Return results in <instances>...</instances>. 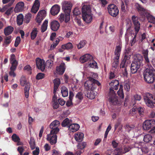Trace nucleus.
I'll return each instance as SVG.
<instances>
[{"instance_id":"52","label":"nucleus","mask_w":155,"mask_h":155,"mask_svg":"<svg viewBox=\"0 0 155 155\" xmlns=\"http://www.w3.org/2000/svg\"><path fill=\"white\" fill-rule=\"evenodd\" d=\"M52 107L54 109H57L59 107V104L58 101H52Z\"/></svg>"},{"instance_id":"31","label":"nucleus","mask_w":155,"mask_h":155,"mask_svg":"<svg viewBox=\"0 0 155 155\" xmlns=\"http://www.w3.org/2000/svg\"><path fill=\"white\" fill-rule=\"evenodd\" d=\"M138 144L137 143H136L134 145V147H137L138 148V152H140V151H141L143 153H148L149 151V149L147 147L144 146L142 147L139 148V147H137V145Z\"/></svg>"},{"instance_id":"29","label":"nucleus","mask_w":155,"mask_h":155,"mask_svg":"<svg viewBox=\"0 0 155 155\" xmlns=\"http://www.w3.org/2000/svg\"><path fill=\"white\" fill-rule=\"evenodd\" d=\"M72 122L71 120H70L68 118H66L63 120L61 123V125L63 127H66L68 126L71 124Z\"/></svg>"},{"instance_id":"51","label":"nucleus","mask_w":155,"mask_h":155,"mask_svg":"<svg viewBox=\"0 0 155 155\" xmlns=\"http://www.w3.org/2000/svg\"><path fill=\"white\" fill-rule=\"evenodd\" d=\"M126 61H125L122 60L120 64V68L124 69L127 68V64L126 63Z\"/></svg>"},{"instance_id":"23","label":"nucleus","mask_w":155,"mask_h":155,"mask_svg":"<svg viewBox=\"0 0 155 155\" xmlns=\"http://www.w3.org/2000/svg\"><path fill=\"white\" fill-rule=\"evenodd\" d=\"M80 126L77 124H71L68 126L69 130L72 132H75L77 131L79 129Z\"/></svg>"},{"instance_id":"8","label":"nucleus","mask_w":155,"mask_h":155,"mask_svg":"<svg viewBox=\"0 0 155 155\" xmlns=\"http://www.w3.org/2000/svg\"><path fill=\"white\" fill-rule=\"evenodd\" d=\"M143 99L147 105L150 107L153 108L155 104V96L152 94L147 93L143 96Z\"/></svg>"},{"instance_id":"28","label":"nucleus","mask_w":155,"mask_h":155,"mask_svg":"<svg viewBox=\"0 0 155 155\" xmlns=\"http://www.w3.org/2000/svg\"><path fill=\"white\" fill-rule=\"evenodd\" d=\"M149 51L148 49H143L142 51V53L144 57L145 61L147 63H149L150 62L148 55V54Z\"/></svg>"},{"instance_id":"61","label":"nucleus","mask_w":155,"mask_h":155,"mask_svg":"<svg viewBox=\"0 0 155 155\" xmlns=\"http://www.w3.org/2000/svg\"><path fill=\"white\" fill-rule=\"evenodd\" d=\"M24 69L25 70L29 71L30 74H31V68L30 66L27 65L24 67Z\"/></svg>"},{"instance_id":"62","label":"nucleus","mask_w":155,"mask_h":155,"mask_svg":"<svg viewBox=\"0 0 155 155\" xmlns=\"http://www.w3.org/2000/svg\"><path fill=\"white\" fill-rule=\"evenodd\" d=\"M58 101L59 104L61 106L64 105L65 103V101H64L63 99L60 98L58 100Z\"/></svg>"},{"instance_id":"64","label":"nucleus","mask_w":155,"mask_h":155,"mask_svg":"<svg viewBox=\"0 0 155 155\" xmlns=\"http://www.w3.org/2000/svg\"><path fill=\"white\" fill-rule=\"evenodd\" d=\"M137 112H138L140 115H143V108L141 107H138L137 108Z\"/></svg>"},{"instance_id":"1","label":"nucleus","mask_w":155,"mask_h":155,"mask_svg":"<svg viewBox=\"0 0 155 155\" xmlns=\"http://www.w3.org/2000/svg\"><path fill=\"white\" fill-rule=\"evenodd\" d=\"M119 84V81L117 80H113L109 83L110 88L109 93V100L110 102L113 105H115L120 104L118 97L117 96L115 92L114 91V89L116 90H117Z\"/></svg>"},{"instance_id":"16","label":"nucleus","mask_w":155,"mask_h":155,"mask_svg":"<svg viewBox=\"0 0 155 155\" xmlns=\"http://www.w3.org/2000/svg\"><path fill=\"white\" fill-rule=\"evenodd\" d=\"M54 133H51L47 135V140L48 141L51 145L55 144L57 143V136L56 134Z\"/></svg>"},{"instance_id":"24","label":"nucleus","mask_w":155,"mask_h":155,"mask_svg":"<svg viewBox=\"0 0 155 155\" xmlns=\"http://www.w3.org/2000/svg\"><path fill=\"white\" fill-rule=\"evenodd\" d=\"M24 3L23 2L18 3L16 5L15 10L18 12L22 11L24 9Z\"/></svg>"},{"instance_id":"54","label":"nucleus","mask_w":155,"mask_h":155,"mask_svg":"<svg viewBox=\"0 0 155 155\" xmlns=\"http://www.w3.org/2000/svg\"><path fill=\"white\" fill-rule=\"evenodd\" d=\"M24 150V147L19 146L18 147L17 150L19 152L20 155H22L23 153Z\"/></svg>"},{"instance_id":"37","label":"nucleus","mask_w":155,"mask_h":155,"mask_svg":"<svg viewBox=\"0 0 155 155\" xmlns=\"http://www.w3.org/2000/svg\"><path fill=\"white\" fill-rule=\"evenodd\" d=\"M61 48L64 49H71L73 48V45L71 43L69 42L66 44L62 45Z\"/></svg>"},{"instance_id":"56","label":"nucleus","mask_w":155,"mask_h":155,"mask_svg":"<svg viewBox=\"0 0 155 155\" xmlns=\"http://www.w3.org/2000/svg\"><path fill=\"white\" fill-rule=\"evenodd\" d=\"M53 61H54L51 59H49L46 61V64L49 68L51 67L52 66Z\"/></svg>"},{"instance_id":"47","label":"nucleus","mask_w":155,"mask_h":155,"mask_svg":"<svg viewBox=\"0 0 155 155\" xmlns=\"http://www.w3.org/2000/svg\"><path fill=\"white\" fill-rule=\"evenodd\" d=\"M150 41H151L150 48L154 51L155 50V39H153L150 40Z\"/></svg>"},{"instance_id":"19","label":"nucleus","mask_w":155,"mask_h":155,"mask_svg":"<svg viewBox=\"0 0 155 155\" xmlns=\"http://www.w3.org/2000/svg\"><path fill=\"white\" fill-rule=\"evenodd\" d=\"M39 6V0H35L31 9V12L35 14L38 11Z\"/></svg>"},{"instance_id":"7","label":"nucleus","mask_w":155,"mask_h":155,"mask_svg":"<svg viewBox=\"0 0 155 155\" xmlns=\"http://www.w3.org/2000/svg\"><path fill=\"white\" fill-rule=\"evenodd\" d=\"M72 7V4L69 1H64L63 2L62 9L65 14L66 23L70 20V13Z\"/></svg>"},{"instance_id":"33","label":"nucleus","mask_w":155,"mask_h":155,"mask_svg":"<svg viewBox=\"0 0 155 155\" xmlns=\"http://www.w3.org/2000/svg\"><path fill=\"white\" fill-rule=\"evenodd\" d=\"M12 36L11 35L6 36L4 38L5 41L4 42V45H6V46L9 45L12 41Z\"/></svg>"},{"instance_id":"20","label":"nucleus","mask_w":155,"mask_h":155,"mask_svg":"<svg viewBox=\"0 0 155 155\" xmlns=\"http://www.w3.org/2000/svg\"><path fill=\"white\" fill-rule=\"evenodd\" d=\"M51 28L54 31H57L60 26L59 23L57 21L53 20L50 23Z\"/></svg>"},{"instance_id":"35","label":"nucleus","mask_w":155,"mask_h":155,"mask_svg":"<svg viewBox=\"0 0 155 155\" xmlns=\"http://www.w3.org/2000/svg\"><path fill=\"white\" fill-rule=\"evenodd\" d=\"M88 64L90 67L93 68H96L97 67V62L94 61L93 58L92 60L88 62Z\"/></svg>"},{"instance_id":"63","label":"nucleus","mask_w":155,"mask_h":155,"mask_svg":"<svg viewBox=\"0 0 155 155\" xmlns=\"http://www.w3.org/2000/svg\"><path fill=\"white\" fill-rule=\"evenodd\" d=\"M39 153V149L38 147H37L35 150L32 152L33 155H38Z\"/></svg>"},{"instance_id":"45","label":"nucleus","mask_w":155,"mask_h":155,"mask_svg":"<svg viewBox=\"0 0 155 155\" xmlns=\"http://www.w3.org/2000/svg\"><path fill=\"white\" fill-rule=\"evenodd\" d=\"M86 42V41L85 40L81 41L77 45L78 49H80L83 47L85 45Z\"/></svg>"},{"instance_id":"26","label":"nucleus","mask_w":155,"mask_h":155,"mask_svg":"<svg viewBox=\"0 0 155 155\" xmlns=\"http://www.w3.org/2000/svg\"><path fill=\"white\" fill-rule=\"evenodd\" d=\"M14 30V28L11 26H8L4 30V33L5 36H8L12 33Z\"/></svg>"},{"instance_id":"10","label":"nucleus","mask_w":155,"mask_h":155,"mask_svg":"<svg viewBox=\"0 0 155 155\" xmlns=\"http://www.w3.org/2000/svg\"><path fill=\"white\" fill-rule=\"evenodd\" d=\"M20 84L22 86L25 85L24 88V92L25 96L26 98H28L29 97V91L30 88V84L28 82L25 76H22L20 80Z\"/></svg>"},{"instance_id":"34","label":"nucleus","mask_w":155,"mask_h":155,"mask_svg":"<svg viewBox=\"0 0 155 155\" xmlns=\"http://www.w3.org/2000/svg\"><path fill=\"white\" fill-rule=\"evenodd\" d=\"M123 85L120 84L119 90L117 91V93L118 96L121 98L123 99L124 97V94L123 92Z\"/></svg>"},{"instance_id":"12","label":"nucleus","mask_w":155,"mask_h":155,"mask_svg":"<svg viewBox=\"0 0 155 155\" xmlns=\"http://www.w3.org/2000/svg\"><path fill=\"white\" fill-rule=\"evenodd\" d=\"M107 9L109 14L113 17H116L119 13L118 9L114 4H110L108 5Z\"/></svg>"},{"instance_id":"32","label":"nucleus","mask_w":155,"mask_h":155,"mask_svg":"<svg viewBox=\"0 0 155 155\" xmlns=\"http://www.w3.org/2000/svg\"><path fill=\"white\" fill-rule=\"evenodd\" d=\"M61 89L62 96L64 97H67L68 95V90L67 88L65 86H63Z\"/></svg>"},{"instance_id":"30","label":"nucleus","mask_w":155,"mask_h":155,"mask_svg":"<svg viewBox=\"0 0 155 155\" xmlns=\"http://www.w3.org/2000/svg\"><path fill=\"white\" fill-rule=\"evenodd\" d=\"M24 21V16L22 14H20L17 17V23L18 25H21Z\"/></svg>"},{"instance_id":"43","label":"nucleus","mask_w":155,"mask_h":155,"mask_svg":"<svg viewBox=\"0 0 155 155\" xmlns=\"http://www.w3.org/2000/svg\"><path fill=\"white\" fill-rule=\"evenodd\" d=\"M31 18V15L30 13L27 14L25 17L24 21L26 23H28Z\"/></svg>"},{"instance_id":"49","label":"nucleus","mask_w":155,"mask_h":155,"mask_svg":"<svg viewBox=\"0 0 155 155\" xmlns=\"http://www.w3.org/2000/svg\"><path fill=\"white\" fill-rule=\"evenodd\" d=\"M45 74L42 73H39L37 74L36 79L37 80L41 79L45 77Z\"/></svg>"},{"instance_id":"39","label":"nucleus","mask_w":155,"mask_h":155,"mask_svg":"<svg viewBox=\"0 0 155 155\" xmlns=\"http://www.w3.org/2000/svg\"><path fill=\"white\" fill-rule=\"evenodd\" d=\"M96 94L93 91H91L87 94L86 96L89 99H92L94 98L95 97Z\"/></svg>"},{"instance_id":"9","label":"nucleus","mask_w":155,"mask_h":155,"mask_svg":"<svg viewBox=\"0 0 155 155\" xmlns=\"http://www.w3.org/2000/svg\"><path fill=\"white\" fill-rule=\"evenodd\" d=\"M143 128L145 130H148L151 128H153L150 131L152 134H154L155 135V120L153 119L148 120H145L143 123Z\"/></svg>"},{"instance_id":"15","label":"nucleus","mask_w":155,"mask_h":155,"mask_svg":"<svg viewBox=\"0 0 155 155\" xmlns=\"http://www.w3.org/2000/svg\"><path fill=\"white\" fill-rule=\"evenodd\" d=\"M36 63L37 68L38 69H40L41 71H43L45 68V61L43 59L38 58L36 59Z\"/></svg>"},{"instance_id":"57","label":"nucleus","mask_w":155,"mask_h":155,"mask_svg":"<svg viewBox=\"0 0 155 155\" xmlns=\"http://www.w3.org/2000/svg\"><path fill=\"white\" fill-rule=\"evenodd\" d=\"M131 149L130 147L129 146H126L124 147V150H123L122 152L123 153H125L129 152Z\"/></svg>"},{"instance_id":"22","label":"nucleus","mask_w":155,"mask_h":155,"mask_svg":"<svg viewBox=\"0 0 155 155\" xmlns=\"http://www.w3.org/2000/svg\"><path fill=\"white\" fill-rule=\"evenodd\" d=\"M60 8L59 6L56 4L53 6L50 11L51 14L53 15H57L59 12Z\"/></svg>"},{"instance_id":"18","label":"nucleus","mask_w":155,"mask_h":155,"mask_svg":"<svg viewBox=\"0 0 155 155\" xmlns=\"http://www.w3.org/2000/svg\"><path fill=\"white\" fill-rule=\"evenodd\" d=\"M93 57L89 54H85L82 56L80 59L81 63H84L86 61L89 62L90 61L92 60Z\"/></svg>"},{"instance_id":"21","label":"nucleus","mask_w":155,"mask_h":155,"mask_svg":"<svg viewBox=\"0 0 155 155\" xmlns=\"http://www.w3.org/2000/svg\"><path fill=\"white\" fill-rule=\"evenodd\" d=\"M65 64L64 63H61L59 66H57L56 68L57 73L59 74H62L64 72L65 70Z\"/></svg>"},{"instance_id":"17","label":"nucleus","mask_w":155,"mask_h":155,"mask_svg":"<svg viewBox=\"0 0 155 155\" xmlns=\"http://www.w3.org/2000/svg\"><path fill=\"white\" fill-rule=\"evenodd\" d=\"M46 12L44 10L39 11L37 15L36 18V21L39 24L41 23L42 20L45 17Z\"/></svg>"},{"instance_id":"58","label":"nucleus","mask_w":155,"mask_h":155,"mask_svg":"<svg viewBox=\"0 0 155 155\" xmlns=\"http://www.w3.org/2000/svg\"><path fill=\"white\" fill-rule=\"evenodd\" d=\"M75 98L78 99L79 100H81L83 98L82 94L81 92H78L76 95Z\"/></svg>"},{"instance_id":"46","label":"nucleus","mask_w":155,"mask_h":155,"mask_svg":"<svg viewBox=\"0 0 155 155\" xmlns=\"http://www.w3.org/2000/svg\"><path fill=\"white\" fill-rule=\"evenodd\" d=\"M12 140L15 142L18 141V140H20V139L19 137L15 134H13L12 136Z\"/></svg>"},{"instance_id":"41","label":"nucleus","mask_w":155,"mask_h":155,"mask_svg":"<svg viewBox=\"0 0 155 155\" xmlns=\"http://www.w3.org/2000/svg\"><path fill=\"white\" fill-rule=\"evenodd\" d=\"M29 144L30 145L31 150L34 149L35 148V142L34 138L31 137L29 142Z\"/></svg>"},{"instance_id":"4","label":"nucleus","mask_w":155,"mask_h":155,"mask_svg":"<svg viewBox=\"0 0 155 155\" xmlns=\"http://www.w3.org/2000/svg\"><path fill=\"white\" fill-rule=\"evenodd\" d=\"M82 15L84 21L87 23L91 22L92 19L91 15L90 7L87 5H84L82 8Z\"/></svg>"},{"instance_id":"25","label":"nucleus","mask_w":155,"mask_h":155,"mask_svg":"<svg viewBox=\"0 0 155 155\" xmlns=\"http://www.w3.org/2000/svg\"><path fill=\"white\" fill-rule=\"evenodd\" d=\"M53 82L54 83L53 93L55 94L56 93L58 87L60 84V80L59 78H56L54 79Z\"/></svg>"},{"instance_id":"38","label":"nucleus","mask_w":155,"mask_h":155,"mask_svg":"<svg viewBox=\"0 0 155 155\" xmlns=\"http://www.w3.org/2000/svg\"><path fill=\"white\" fill-rule=\"evenodd\" d=\"M12 66L10 68V70H15L18 65V62L17 60H14L13 62H10Z\"/></svg>"},{"instance_id":"60","label":"nucleus","mask_w":155,"mask_h":155,"mask_svg":"<svg viewBox=\"0 0 155 155\" xmlns=\"http://www.w3.org/2000/svg\"><path fill=\"white\" fill-rule=\"evenodd\" d=\"M121 7L122 12L125 13L126 12V8L123 1L122 2Z\"/></svg>"},{"instance_id":"40","label":"nucleus","mask_w":155,"mask_h":155,"mask_svg":"<svg viewBox=\"0 0 155 155\" xmlns=\"http://www.w3.org/2000/svg\"><path fill=\"white\" fill-rule=\"evenodd\" d=\"M37 33L38 31L37 28H34L31 34V38L32 39H34L36 38Z\"/></svg>"},{"instance_id":"5","label":"nucleus","mask_w":155,"mask_h":155,"mask_svg":"<svg viewBox=\"0 0 155 155\" xmlns=\"http://www.w3.org/2000/svg\"><path fill=\"white\" fill-rule=\"evenodd\" d=\"M155 71L147 69L144 72L143 76L145 81L147 83H153L155 80Z\"/></svg>"},{"instance_id":"3","label":"nucleus","mask_w":155,"mask_h":155,"mask_svg":"<svg viewBox=\"0 0 155 155\" xmlns=\"http://www.w3.org/2000/svg\"><path fill=\"white\" fill-rule=\"evenodd\" d=\"M143 56L140 54H137L134 59L132 61L130 66V72L132 74L137 72L141 66L143 65Z\"/></svg>"},{"instance_id":"55","label":"nucleus","mask_w":155,"mask_h":155,"mask_svg":"<svg viewBox=\"0 0 155 155\" xmlns=\"http://www.w3.org/2000/svg\"><path fill=\"white\" fill-rule=\"evenodd\" d=\"M59 19L61 22H63L64 20V21H65V14L64 15L63 13L59 15Z\"/></svg>"},{"instance_id":"13","label":"nucleus","mask_w":155,"mask_h":155,"mask_svg":"<svg viewBox=\"0 0 155 155\" xmlns=\"http://www.w3.org/2000/svg\"><path fill=\"white\" fill-rule=\"evenodd\" d=\"M132 20L135 31L136 34L138 33L140 28V24L139 21L140 20L139 17L135 15H133L132 17Z\"/></svg>"},{"instance_id":"14","label":"nucleus","mask_w":155,"mask_h":155,"mask_svg":"<svg viewBox=\"0 0 155 155\" xmlns=\"http://www.w3.org/2000/svg\"><path fill=\"white\" fill-rule=\"evenodd\" d=\"M59 121L57 120H55L53 121L50 125V128L51 129V133L57 134L59 129L58 127L60 125Z\"/></svg>"},{"instance_id":"27","label":"nucleus","mask_w":155,"mask_h":155,"mask_svg":"<svg viewBox=\"0 0 155 155\" xmlns=\"http://www.w3.org/2000/svg\"><path fill=\"white\" fill-rule=\"evenodd\" d=\"M84 135L81 133H78L76 134L74 136V138L75 140L78 142H81L84 138Z\"/></svg>"},{"instance_id":"2","label":"nucleus","mask_w":155,"mask_h":155,"mask_svg":"<svg viewBox=\"0 0 155 155\" xmlns=\"http://www.w3.org/2000/svg\"><path fill=\"white\" fill-rule=\"evenodd\" d=\"M136 8L141 16L143 19L147 18L148 22L155 24V18L149 13L143 7L138 3L135 5Z\"/></svg>"},{"instance_id":"6","label":"nucleus","mask_w":155,"mask_h":155,"mask_svg":"<svg viewBox=\"0 0 155 155\" xmlns=\"http://www.w3.org/2000/svg\"><path fill=\"white\" fill-rule=\"evenodd\" d=\"M101 84L98 81L89 77V80L85 82L84 86L86 90L93 91L96 88L97 86H99Z\"/></svg>"},{"instance_id":"36","label":"nucleus","mask_w":155,"mask_h":155,"mask_svg":"<svg viewBox=\"0 0 155 155\" xmlns=\"http://www.w3.org/2000/svg\"><path fill=\"white\" fill-rule=\"evenodd\" d=\"M48 22V21L45 20L43 23L41 28V31L42 32H44L47 30Z\"/></svg>"},{"instance_id":"48","label":"nucleus","mask_w":155,"mask_h":155,"mask_svg":"<svg viewBox=\"0 0 155 155\" xmlns=\"http://www.w3.org/2000/svg\"><path fill=\"white\" fill-rule=\"evenodd\" d=\"M134 126L133 125H130L129 124H127L125 126V129L128 132H129L132 129H134Z\"/></svg>"},{"instance_id":"59","label":"nucleus","mask_w":155,"mask_h":155,"mask_svg":"<svg viewBox=\"0 0 155 155\" xmlns=\"http://www.w3.org/2000/svg\"><path fill=\"white\" fill-rule=\"evenodd\" d=\"M73 14L75 15H78L81 14V12L78 8H75L73 10Z\"/></svg>"},{"instance_id":"42","label":"nucleus","mask_w":155,"mask_h":155,"mask_svg":"<svg viewBox=\"0 0 155 155\" xmlns=\"http://www.w3.org/2000/svg\"><path fill=\"white\" fill-rule=\"evenodd\" d=\"M152 137V136L150 134L146 135L143 137V140L145 142L148 143L151 140Z\"/></svg>"},{"instance_id":"44","label":"nucleus","mask_w":155,"mask_h":155,"mask_svg":"<svg viewBox=\"0 0 155 155\" xmlns=\"http://www.w3.org/2000/svg\"><path fill=\"white\" fill-rule=\"evenodd\" d=\"M87 144L86 142H82L78 143L77 145V147L78 149L83 150L86 147Z\"/></svg>"},{"instance_id":"53","label":"nucleus","mask_w":155,"mask_h":155,"mask_svg":"<svg viewBox=\"0 0 155 155\" xmlns=\"http://www.w3.org/2000/svg\"><path fill=\"white\" fill-rule=\"evenodd\" d=\"M21 41L20 38L19 36H18L16 38L14 46L15 47H17L18 46Z\"/></svg>"},{"instance_id":"11","label":"nucleus","mask_w":155,"mask_h":155,"mask_svg":"<svg viewBox=\"0 0 155 155\" xmlns=\"http://www.w3.org/2000/svg\"><path fill=\"white\" fill-rule=\"evenodd\" d=\"M121 47L120 45L116 47L114 52L115 56L114 59V61L112 64V67L116 68L118 64L119 59L121 51Z\"/></svg>"},{"instance_id":"50","label":"nucleus","mask_w":155,"mask_h":155,"mask_svg":"<svg viewBox=\"0 0 155 155\" xmlns=\"http://www.w3.org/2000/svg\"><path fill=\"white\" fill-rule=\"evenodd\" d=\"M124 84L125 89L127 91H129L130 89V83L125 81L124 82Z\"/></svg>"}]
</instances>
